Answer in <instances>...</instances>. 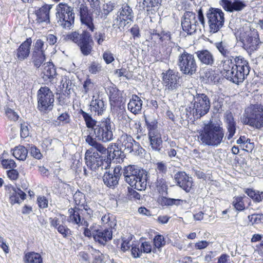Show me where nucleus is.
Segmentation results:
<instances>
[{
  "label": "nucleus",
  "instance_id": "nucleus-1",
  "mask_svg": "<svg viewBox=\"0 0 263 263\" xmlns=\"http://www.w3.org/2000/svg\"><path fill=\"white\" fill-rule=\"evenodd\" d=\"M221 67L222 75L233 83L243 82L250 72L248 62L242 57H236L234 61L228 60Z\"/></svg>",
  "mask_w": 263,
  "mask_h": 263
},
{
  "label": "nucleus",
  "instance_id": "nucleus-2",
  "mask_svg": "<svg viewBox=\"0 0 263 263\" xmlns=\"http://www.w3.org/2000/svg\"><path fill=\"white\" fill-rule=\"evenodd\" d=\"M224 131L219 124L210 122L204 125L199 133L198 139L205 146L217 147L223 142Z\"/></svg>",
  "mask_w": 263,
  "mask_h": 263
},
{
  "label": "nucleus",
  "instance_id": "nucleus-3",
  "mask_svg": "<svg viewBox=\"0 0 263 263\" xmlns=\"http://www.w3.org/2000/svg\"><path fill=\"white\" fill-rule=\"evenodd\" d=\"M179 54L178 57V65L180 71L185 74L192 76L197 68V65L193 54L187 52L183 48L177 47Z\"/></svg>",
  "mask_w": 263,
  "mask_h": 263
},
{
  "label": "nucleus",
  "instance_id": "nucleus-4",
  "mask_svg": "<svg viewBox=\"0 0 263 263\" xmlns=\"http://www.w3.org/2000/svg\"><path fill=\"white\" fill-rule=\"evenodd\" d=\"M113 129L114 125L110 119L105 118L98 122L91 135L95 139L107 142L114 139Z\"/></svg>",
  "mask_w": 263,
  "mask_h": 263
},
{
  "label": "nucleus",
  "instance_id": "nucleus-5",
  "mask_svg": "<svg viewBox=\"0 0 263 263\" xmlns=\"http://www.w3.org/2000/svg\"><path fill=\"white\" fill-rule=\"evenodd\" d=\"M72 11V8L67 4L60 3L56 12L59 25L65 29H71L74 21V14Z\"/></svg>",
  "mask_w": 263,
  "mask_h": 263
},
{
  "label": "nucleus",
  "instance_id": "nucleus-6",
  "mask_svg": "<svg viewBox=\"0 0 263 263\" xmlns=\"http://www.w3.org/2000/svg\"><path fill=\"white\" fill-rule=\"evenodd\" d=\"M245 122L255 128L263 127V107L259 105H252L245 110Z\"/></svg>",
  "mask_w": 263,
  "mask_h": 263
},
{
  "label": "nucleus",
  "instance_id": "nucleus-7",
  "mask_svg": "<svg viewBox=\"0 0 263 263\" xmlns=\"http://www.w3.org/2000/svg\"><path fill=\"white\" fill-rule=\"evenodd\" d=\"M37 109L43 113L51 111L53 107L54 95L47 87H41L37 93Z\"/></svg>",
  "mask_w": 263,
  "mask_h": 263
},
{
  "label": "nucleus",
  "instance_id": "nucleus-8",
  "mask_svg": "<svg viewBox=\"0 0 263 263\" xmlns=\"http://www.w3.org/2000/svg\"><path fill=\"white\" fill-rule=\"evenodd\" d=\"M85 159L86 164L92 172L97 174L100 170L107 168L110 165V161L108 160L103 161L102 158L98 153L93 152L92 148H90L85 153Z\"/></svg>",
  "mask_w": 263,
  "mask_h": 263
},
{
  "label": "nucleus",
  "instance_id": "nucleus-9",
  "mask_svg": "<svg viewBox=\"0 0 263 263\" xmlns=\"http://www.w3.org/2000/svg\"><path fill=\"white\" fill-rule=\"evenodd\" d=\"M162 84L165 91L175 92L181 87V81L178 72L168 69L162 73Z\"/></svg>",
  "mask_w": 263,
  "mask_h": 263
},
{
  "label": "nucleus",
  "instance_id": "nucleus-10",
  "mask_svg": "<svg viewBox=\"0 0 263 263\" xmlns=\"http://www.w3.org/2000/svg\"><path fill=\"white\" fill-rule=\"evenodd\" d=\"M193 112L194 115L199 118L206 114L210 107L209 97L204 93H197L194 96Z\"/></svg>",
  "mask_w": 263,
  "mask_h": 263
},
{
  "label": "nucleus",
  "instance_id": "nucleus-11",
  "mask_svg": "<svg viewBox=\"0 0 263 263\" xmlns=\"http://www.w3.org/2000/svg\"><path fill=\"white\" fill-rule=\"evenodd\" d=\"M206 16L210 32H217L223 25L224 13L221 9L211 8L208 12Z\"/></svg>",
  "mask_w": 263,
  "mask_h": 263
},
{
  "label": "nucleus",
  "instance_id": "nucleus-12",
  "mask_svg": "<svg viewBox=\"0 0 263 263\" xmlns=\"http://www.w3.org/2000/svg\"><path fill=\"white\" fill-rule=\"evenodd\" d=\"M146 124L149 131L148 138L150 141V146L153 150L160 153L162 150V140L161 134L156 129L155 124H151L147 123Z\"/></svg>",
  "mask_w": 263,
  "mask_h": 263
},
{
  "label": "nucleus",
  "instance_id": "nucleus-13",
  "mask_svg": "<svg viewBox=\"0 0 263 263\" xmlns=\"http://www.w3.org/2000/svg\"><path fill=\"white\" fill-rule=\"evenodd\" d=\"M197 21L196 15L192 12H186L183 18L181 21V26L183 30L188 34H191L196 30Z\"/></svg>",
  "mask_w": 263,
  "mask_h": 263
},
{
  "label": "nucleus",
  "instance_id": "nucleus-14",
  "mask_svg": "<svg viewBox=\"0 0 263 263\" xmlns=\"http://www.w3.org/2000/svg\"><path fill=\"white\" fill-rule=\"evenodd\" d=\"M118 144L127 152H136L139 148L140 145L130 135L122 132L118 139Z\"/></svg>",
  "mask_w": 263,
  "mask_h": 263
},
{
  "label": "nucleus",
  "instance_id": "nucleus-15",
  "mask_svg": "<svg viewBox=\"0 0 263 263\" xmlns=\"http://www.w3.org/2000/svg\"><path fill=\"white\" fill-rule=\"evenodd\" d=\"M219 4L226 11L230 12L241 11L247 6L242 0H220Z\"/></svg>",
  "mask_w": 263,
  "mask_h": 263
},
{
  "label": "nucleus",
  "instance_id": "nucleus-16",
  "mask_svg": "<svg viewBox=\"0 0 263 263\" xmlns=\"http://www.w3.org/2000/svg\"><path fill=\"white\" fill-rule=\"evenodd\" d=\"M174 179L178 185L186 192H190L192 189L193 179L184 172H177L174 175Z\"/></svg>",
  "mask_w": 263,
  "mask_h": 263
},
{
  "label": "nucleus",
  "instance_id": "nucleus-17",
  "mask_svg": "<svg viewBox=\"0 0 263 263\" xmlns=\"http://www.w3.org/2000/svg\"><path fill=\"white\" fill-rule=\"evenodd\" d=\"M31 44V39H27L16 49L15 55L18 61H23L27 59L30 53Z\"/></svg>",
  "mask_w": 263,
  "mask_h": 263
},
{
  "label": "nucleus",
  "instance_id": "nucleus-18",
  "mask_svg": "<svg viewBox=\"0 0 263 263\" xmlns=\"http://www.w3.org/2000/svg\"><path fill=\"white\" fill-rule=\"evenodd\" d=\"M68 221L72 224H77L79 228L81 226H87L88 222L84 218L81 219L80 208H71L68 210Z\"/></svg>",
  "mask_w": 263,
  "mask_h": 263
},
{
  "label": "nucleus",
  "instance_id": "nucleus-19",
  "mask_svg": "<svg viewBox=\"0 0 263 263\" xmlns=\"http://www.w3.org/2000/svg\"><path fill=\"white\" fill-rule=\"evenodd\" d=\"M145 171L141 169L138 166L134 165H129L125 167L123 172L125 180L127 182H133L135 178L140 176V174H142Z\"/></svg>",
  "mask_w": 263,
  "mask_h": 263
},
{
  "label": "nucleus",
  "instance_id": "nucleus-20",
  "mask_svg": "<svg viewBox=\"0 0 263 263\" xmlns=\"http://www.w3.org/2000/svg\"><path fill=\"white\" fill-rule=\"evenodd\" d=\"M112 236L111 230L109 229L100 230L98 227L93 239L100 244L105 245L108 241L111 239Z\"/></svg>",
  "mask_w": 263,
  "mask_h": 263
},
{
  "label": "nucleus",
  "instance_id": "nucleus-21",
  "mask_svg": "<svg viewBox=\"0 0 263 263\" xmlns=\"http://www.w3.org/2000/svg\"><path fill=\"white\" fill-rule=\"evenodd\" d=\"M90 108L92 112L99 116L103 114L106 107L102 99L99 96H93L90 104Z\"/></svg>",
  "mask_w": 263,
  "mask_h": 263
},
{
  "label": "nucleus",
  "instance_id": "nucleus-22",
  "mask_svg": "<svg viewBox=\"0 0 263 263\" xmlns=\"http://www.w3.org/2000/svg\"><path fill=\"white\" fill-rule=\"evenodd\" d=\"M9 190V200L12 204H20L25 198L26 194L21 189L11 187Z\"/></svg>",
  "mask_w": 263,
  "mask_h": 263
},
{
  "label": "nucleus",
  "instance_id": "nucleus-23",
  "mask_svg": "<svg viewBox=\"0 0 263 263\" xmlns=\"http://www.w3.org/2000/svg\"><path fill=\"white\" fill-rule=\"evenodd\" d=\"M199 61L202 64L212 66L215 61L213 53L206 49L198 50L195 52Z\"/></svg>",
  "mask_w": 263,
  "mask_h": 263
},
{
  "label": "nucleus",
  "instance_id": "nucleus-24",
  "mask_svg": "<svg viewBox=\"0 0 263 263\" xmlns=\"http://www.w3.org/2000/svg\"><path fill=\"white\" fill-rule=\"evenodd\" d=\"M215 46L221 54L223 57V59L221 60L220 67L222 66L225 62L228 60L229 61H233L236 56H234L231 50L224 45L222 42H218L215 44Z\"/></svg>",
  "mask_w": 263,
  "mask_h": 263
},
{
  "label": "nucleus",
  "instance_id": "nucleus-25",
  "mask_svg": "<svg viewBox=\"0 0 263 263\" xmlns=\"http://www.w3.org/2000/svg\"><path fill=\"white\" fill-rule=\"evenodd\" d=\"M243 40L246 45L252 50L256 49L260 43L258 33L255 30L250 31Z\"/></svg>",
  "mask_w": 263,
  "mask_h": 263
},
{
  "label": "nucleus",
  "instance_id": "nucleus-26",
  "mask_svg": "<svg viewBox=\"0 0 263 263\" xmlns=\"http://www.w3.org/2000/svg\"><path fill=\"white\" fill-rule=\"evenodd\" d=\"M225 123L227 129L226 137L228 140H230L234 136L236 130V123L231 112L226 114L225 116Z\"/></svg>",
  "mask_w": 263,
  "mask_h": 263
},
{
  "label": "nucleus",
  "instance_id": "nucleus-27",
  "mask_svg": "<svg viewBox=\"0 0 263 263\" xmlns=\"http://www.w3.org/2000/svg\"><path fill=\"white\" fill-rule=\"evenodd\" d=\"M143 101L141 98L136 95L132 96L127 105V108L131 112L135 115L141 112Z\"/></svg>",
  "mask_w": 263,
  "mask_h": 263
},
{
  "label": "nucleus",
  "instance_id": "nucleus-28",
  "mask_svg": "<svg viewBox=\"0 0 263 263\" xmlns=\"http://www.w3.org/2000/svg\"><path fill=\"white\" fill-rule=\"evenodd\" d=\"M139 176L136 177L133 182H127V183L137 190L143 191L146 189L147 185L146 172L140 174Z\"/></svg>",
  "mask_w": 263,
  "mask_h": 263
},
{
  "label": "nucleus",
  "instance_id": "nucleus-29",
  "mask_svg": "<svg viewBox=\"0 0 263 263\" xmlns=\"http://www.w3.org/2000/svg\"><path fill=\"white\" fill-rule=\"evenodd\" d=\"M82 41L79 44L81 51L83 55H89L92 50L93 42L89 39V36L86 33L85 36L82 39Z\"/></svg>",
  "mask_w": 263,
  "mask_h": 263
},
{
  "label": "nucleus",
  "instance_id": "nucleus-30",
  "mask_svg": "<svg viewBox=\"0 0 263 263\" xmlns=\"http://www.w3.org/2000/svg\"><path fill=\"white\" fill-rule=\"evenodd\" d=\"M85 131H84L83 135L85 138V141L89 145L96 149L98 152L102 154L107 153V148L104 147L102 144L97 142L96 139L92 138L91 133L87 135H85Z\"/></svg>",
  "mask_w": 263,
  "mask_h": 263
},
{
  "label": "nucleus",
  "instance_id": "nucleus-31",
  "mask_svg": "<svg viewBox=\"0 0 263 263\" xmlns=\"http://www.w3.org/2000/svg\"><path fill=\"white\" fill-rule=\"evenodd\" d=\"M81 115L85 122L86 126L88 128L86 133V135L90 134V133L92 134L94 131V128H96L97 125H98L99 122L96 121L89 114L83 110L81 111Z\"/></svg>",
  "mask_w": 263,
  "mask_h": 263
},
{
  "label": "nucleus",
  "instance_id": "nucleus-32",
  "mask_svg": "<svg viewBox=\"0 0 263 263\" xmlns=\"http://www.w3.org/2000/svg\"><path fill=\"white\" fill-rule=\"evenodd\" d=\"M119 19L121 21H132L134 17V13L132 8L127 4L122 5L119 11Z\"/></svg>",
  "mask_w": 263,
  "mask_h": 263
},
{
  "label": "nucleus",
  "instance_id": "nucleus-33",
  "mask_svg": "<svg viewBox=\"0 0 263 263\" xmlns=\"http://www.w3.org/2000/svg\"><path fill=\"white\" fill-rule=\"evenodd\" d=\"M152 38L162 47L168 45L172 43L171 33L169 32L153 34Z\"/></svg>",
  "mask_w": 263,
  "mask_h": 263
},
{
  "label": "nucleus",
  "instance_id": "nucleus-34",
  "mask_svg": "<svg viewBox=\"0 0 263 263\" xmlns=\"http://www.w3.org/2000/svg\"><path fill=\"white\" fill-rule=\"evenodd\" d=\"M24 262V263H43V258L39 253L29 252L25 254Z\"/></svg>",
  "mask_w": 263,
  "mask_h": 263
},
{
  "label": "nucleus",
  "instance_id": "nucleus-35",
  "mask_svg": "<svg viewBox=\"0 0 263 263\" xmlns=\"http://www.w3.org/2000/svg\"><path fill=\"white\" fill-rule=\"evenodd\" d=\"M80 15L82 25L84 26V27H86L87 29L92 32L93 31L95 26L92 16L90 15L86 14L85 13H83L82 11H81Z\"/></svg>",
  "mask_w": 263,
  "mask_h": 263
},
{
  "label": "nucleus",
  "instance_id": "nucleus-36",
  "mask_svg": "<svg viewBox=\"0 0 263 263\" xmlns=\"http://www.w3.org/2000/svg\"><path fill=\"white\" fill-rule=\"evenodd\" d=\"M86 33L79 34L77 31H74L63 35V39L66 41H71L78 45L80 43L82 39L84 37Z\"/></svg>",
  "mask_w": 263,
  "mask_h": 263
},
{
  "label": "nucleus",
  "instance_id": "nucleus-37",
  "mask_svg": "<svg viewBox=\"0 0 263 263\" xmlns=\"http://www.w3.org/2000/svg\"><path fill=\"white\" fill-rule=\"evenodd\" d=\"M56 71L54 68L53 65L48 62L44 64V68L43 71V78L45 79H50V81H51V79L53 78V77L55 75Z\"/></svg>",
  "mask_w": 263,
  "mask_h": 263
},
{
  "label": "nucleus",
  "instance_id": "nucleus-38",
  "mask_svg": "<svg viewBox=\"0 0 263 263\" xmlns=\"http://www.w3.org/2000/svg\"><path fill=\"white\" fill-rule=\"evenodd\" d=\"M28 154L27 149L22 145L16 146L13 150V156L19 160L24 161L26 159Z\"/></svg>",
  "mask_w": 263,
  "mask_h": 263
},
{
  "label": "nucleus",
  "instance_id": "nucleus-39",
  "mask_svg": "<svg viewBox=\"0 0 263 263\" xmlns=\"http://www.w3.org/2000/svg\"><path fill=\"white\" fill-rule=\"evenodd\" d=\"M118 178L111 173L106 172L103 176V180L104 184L108 187H114L118 184Z\"/></svg>",
  "mask_w": 263,
  "mask_h": 263
},
{
  "label": "nucleus",
  "instance_id": "nucleus-40",
  "mask_svg": "<svg viewBox=\"0 0 263 263\" xmlns=\"http://www.w3.org/2000/svg\"><path fill=\"white\" fill-rule=\"evenodd\" d=\"M52 5H45L36 11V15L41 21H46L49 19V11Z\"/></svg>",
  "mask_w": 263,
  "mask_h": 263
},
{
  "label": "nucleus",
  "instance_id": "nucleus-41",
  "mask_svg": "<svg viewBox=\"0 0 263 263\" xmlns=\"http://www.w3.org/2000/svg\"><path fill=\"white\" fill-rule=\"evenodd\" d=\"M122 153L118 147L111 145L107 148V160L110 161L111 160L117 159L120 157Z\"/></svg>",
  "mask_w": 263,
  "mask_h": 263
},
{
  "label": "nucleus",
  "instance_id": "nucleus-42",
  "mask_svg": "<svg viewBox=\"0 0 263 263\" xmlns=\"http://www.w3.org/2000/svg\"><path fill=\"white\" fill-rule=\"evenodd\" d=\"M245 192L255 202H260L263 200V192L252 189H246Z\"/></svg>",
  "mask_w": 263,
  "mask_h": 263
},
{
  "label": "nucleus",
  "instance_id": "nucleus-43",
  "mask_svg": "<svg viewBox=\"0 0 263 263\" xmlns=\"http://www.w3.org/2000/svg\"><path fill=\"white\" fill-rule=\"evenodd\" d=\"M156 186L158 191L162 195H166L168 190V184L163 178H157Z\"/></svg>",
  "mask_w": 263,
  "mask_h": 263
},
{
  "label": "nucleus",
  "instance_id": "nucleus-44",
  "mask_svg": "<svg viewBox=\"0 0 263 263\" xmlns=\"http://www.w3.org/2000/svg\"><path fill=\"white\" fill-rule=\"evenodd\" d=\"M32 59L34 65L39 68L45 60V53L33 51Z\"/></svg>",
  "mask_w": 263,
  "mask_h": 263
},
{
  "label": "nucleus",
  "instance_id": "nucleus-45",
  "mask_svg": "<svg viewBox=\"0 0 263 263\" xmlns=\"http://www.w3.org/2000/svg\"><path fill=\"white\" fill-rule=\"evenodd\" d=\"M89 253L93 256V259L92 263H103L104 255L99 250L90 247L88 249Z\"/></svg>",
  "mask_w": 263,
  "mask_h": 263
},
{
  "label": "nucleus",
  "instance_id": "nucleus-46",
  "mask_svg": "<svg viewBox=\"0 0 263 263\" xmlns=\"http://www.w3.org/2000/svg\"><path fill=\"white\" fill-rule=\"evenodd\" d=\"M172 245L177 248L179 250H183L184 251H189L192 249L193 243L192 242L189 243L186 247L183 240L180 239H176L174 242H172Z\"/></svg>",
  "mask_w": 263,
  "mask_h": 263
},
{
  "label": "nucleus",
  "instance_id": "nucleus-47",
  "mask_svg": "<svg viewBox=\"0 0 263 263\" xmlns=\"http://www.w3.org/2000/svg\"><path fill=\"white\" fill-rule=\"evenodd\" d=\"M245 198V196H235L233 198L232 204L236 210L239 211H242L245 209V205L243 201Z\"/></svg>",
  "mask_w": 263,
  "mask_h": 263
},
{
  "label": "nucleus",
  "instance_id": "nucleus-48",
  "mask_svg": "<svg viewBox=\"0 0 263 263\" xmlns=\"http://www.w3.org/2000/svg\"><path fill=\"white\" fill-rule=\"evenodd\" d=\"M89 223L87 226H81L80 231L83 232V234L85 236L87 237H91V236L94 237L95 233H96L98 226L96 224H93L92 226L88 228Z\"/></svg>",
  "mask_w": 263,
  "mask_h": 263
},
{
  "label": "nucleus",
  "instance_id": "nucleus-49",
  "mask_svg": "<svg viewBox=\"0 0 263 263\" xmlns=\"http://www.w3.org/2000/svg\"><path fill=\"white\" fill-rule=\"evenodd\" d=\"M48 45L43 41L38 39L34 43L33 45V51L37 52L45 53Z\"/></svg>",
  "mask_w": 263,
  "mask_h": 263
},
{
  "label": "nucleus",
  "instance_id": "nucleus-50",
  "mask_svg": "<svg viewBox=\"0 0 263 263\" xmlns=\"http://www.w3.org/2000/svg\"><path fill=\"white\" fill-rule=\"evenodd\" d=\"M88 71L92 74H99L102 70L101 64L97 61L91 62L88 67Z\"/></svg>",
  "mask_w": 263,
  "mask_h": 263
},
{
  "label": "nucleus",
  "instance_id": "nucleus-51",
  "mask_svg": "<svg viewBox=\"0 0 263 263\" xmlns=\"http://www.w3.org/2000/svg\"><path fill=\"white\" fill-rule=\"evenodd\" d=\"M183 201L181 199H175L173 198H168L165 197L161 198L160 202L162 205H180Z\"/></svg>",
  "mask_w": 263,
  "mask_h": 263
},
{
  "label": "nucleus",
  "instance_id": "nucleus-52",
  "mask_svg": "<svg viewBox=\"0 0 263 263\" xmlns=\"http://www.w3.org/2000/svg\"><path fill=\"white\" fill-rule=\"evenodd\" d=\"M95 89V84L90 78H87L83 83V92L87 94Z\"/></svg>",
  "mask_w": 263,
  "mask_h": 263
},
{
  "label": "nucleus",
  "instance_id": "nucleus-53",
  "mask_svg": "<svg viewBox=\"0 0 263 263\" xmlns=\"http://www.w3.org/2000/svg\"><path fill=\"white\" fill-rule=\"evenodd\" d=\"M162 0H144L143 5L147 8V11H150L152 8L157 9Z\"/></svg>",
  "mask_w": 263,
  "mask_h": 263
},
{
  "label": "nucleus",
  "instance_id": "nucleus-54",
  "mask_svg": "<svg viewBox=\"0 0 263 263\" xmlns=\"http://www.w3.org/2000/svg\"><path fill=\"white\" fill-rule=\"evenodd\" d=\"M118 120L120 124L125 127H129L132 119L128 116L126 112H122L119 115Z\"/></svg>",
  "mask_w": 263,
  "mask_h": 263
},
{
  "label": "nucleus",
  "instance_id": "nucleus-55",
  "mask_svg": "<svg viewBox=\"0 0 263 263\" xmlns=\"http://www.w3.org/2000/svg\"><path fill=\"white\" fill-rule=\"evenodd\" d=\"M117 4L115 2H109L103 5L102 9L103 13L105 15H107L111 12L117 6Z\"/></svg>",
  "mask_w": 263,
  "mask_h": 263
},
{
  "label": "nucleus",
  "instance_id": "nucleus-56",
  "mask_svg": "<svg viewBox=\"0 0 263 263\" xmlns=\"http://www.w3.org/2000/svg\"><path fill=\"white\" fill-rule=\"evenodd\" d=\"M133 236L132 235L129 236L127 238L124 237L122 239V243L121 246V250L123 252L128 251L130 247H132V243L131 241L132 240Z\"/></svg>",
  "mask_w": 263,
  "mask_h": 263
},
{
  "label": "nucleus",
  "instance_id": "nucleus-57",
  "mask_svg": "<svg viewBox=\"0 0 263 263\" xmlns=\"http://www.w3.org/2000/svg\"><path fill=\"white\" fill-rule=\"evenodd\" d=\"M131 254L134 258H136L140 257L142 254V249L140 246L132 243Z\"/></svg>",
  "mask_w": 263,
  "mask_h": 263
},
{
  "label": "nucleus",
  "instance_id": "nucleus-58",
  "mask_svg": "<svg viewBox=\"0 0 263 263\" xmlns=\"http://www.w3.org/2000/svg\"><path fill=\"white\" fill-rule=\"evenodd\" d=\"M248 218L252 224H258L261 222V219L263 218V214H252L251 215H249Z\"/></svg>",
  "mask_w": 263,
  "mask_h": 263
},
{
  "label": "nucleus",
  "instance_id": "nucleus-59",
  "mask_svg": "<svg viewBox=\"0 0 263 263\" xmlns=\"http://www.w3.org/2000/svg\"><path fill=\"white\" fill-rule=\"evenodd\" d=\"M165 241L164 237L162 235H157L154 239V245L155 248L160 249L162 246H164Z\"/></svg>",
  "mask_w": 263,
  "mask_h": 263
},
{
  "label": "nucleus",
  "instance_id": "nucleus-60",
  "mask_svg": "<svg viewBox=\"0 0 263 263\" xmlns=\"http://www.w3.org/2000/svg\"><path fill=\"white\" fill-rule=\"evenodd\" d=\"M83 209H80L81 213L84 215L87 218H90L93 216L92 210L87 205H83Z\"/></svg>",
  "mask_w": 263,
  "mask_h": 263
},
{
  "label": "nucleus",
  "instance_id": "nucleus-61",
  "mask_svg": "<svg viewBox=\"0 0 263 263\" xmlns=\"http://www.w3.org/2000/svg\"><path fill=\"white\" fill-rule=\"evenodd\" d=\"M156 171L157 174H165L167 171L166 164L163 162H160L156 163Z\"/></svg>",
  "mask_w": 263,
  "mask_h": 263
},
{
  "label": "nucleus",
  "instance_id": "nucleus-62",
  "mask_svg": "<svg viewBox=\"0 0 263 263\" xmlns=\"http://www.w3.org/2000/svg\"><path fill=\"white\" fill-rule=\"evenodd\" d=\"M84 196L83 194L80 192L76 193L73 195V198L75 201L76 204L78 205L83 206L84 205L83 202H84Z\"/></svg>",
  "mask_w": 263,
  "mask_h": 263
},
{
  "label": "nucleus",
  "instance_id": "nucleus-63",
  "mask_svg": "<svg viewBox=\"0 0 263 263\" xmlns=\"http://www.w3.org/2000/svg\"><path fill=\"white\" fill-rule=\"evenodd\" d=\"M57 230L64 237H66L71 235V231L65 225L61 224L57 227Z\"/></svg>",
  "mask_w": 263,
  "mask_h": 263
},
{
  "label": "nucleus",
  "instance_id": "nucleus-64",
  "mask_svg": "<svg viewBox=\"0 0 263 263\" xmlns=\"http://www.w3.org/2000/svg\"><path fill=\"white\" fill-rule=\"evenodd\" d=\"M1 163L5 168H13L16 167V164L12 159H3Z\"/></svg>",
  "mask_w": 263,
  "mask_h": 263
}]
</instances>
